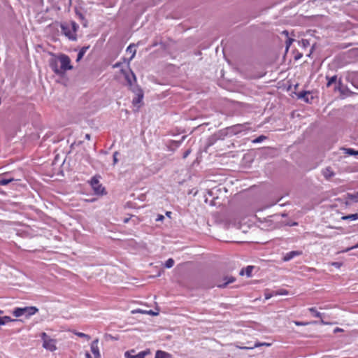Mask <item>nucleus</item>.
<instances>
[{"instance_id":"f257e3e1","label":"nucleus","mask_w":358,"mask_h":358,"mask_svg":"<svg viewBox=\"0 0 358 358\" xmlns=\"http://www.w3.org/2000/svg\"><path fill=\"white\" fill-rule=\"evenodd\" d=\"M38 309L35 306H26L23 308H15L13 314L15 317H18L22 315H25L27 317H29L31 315H34L36 313H38Z\"/></svg>"},{"instance_id":"f03ea898","label":"nucleus","mask_w":358,"mask_h":358,"mask_svg":"<svg viewBox=\"0 0 358 358\" xmlns=\"http://www.w3.org/2000/svg\"><path fill=\"white\" fill-rule=\"evenodd\" d=\"M60 63V69H62V75L67 70H71L73 66L71 65V59L69 56L66 55H60L58 57Z\"/></svg>"},{"instance_id":"7ed1b4c3","label":"nucleus","mask_w":358,"mask_h":358,"mask_svg":"<svg viewBox=\"0 0 358 358\" xmlns=\"http://www.w3.org/2000/svg\"><path fill=\"white\" fill-rule=\"evenodd\" d=\"M91 186L96 194H103L105 189L99 182V179L94 176L92 178L90 182Z\"/></svg>"},{"instance_id":"20e7f679","label":"nucleus","mask_w":358,"mask_h":358,"mask_svg":"<svg viewBox=\"0 0 358 358\" xmlns=\"http://www.w3.org/2000/svg\"><path fill=\"white\" fill-rule=\"evenodd\" d=\"M132 91L136 95V96L135 98H134V99L132 101V103L134 106H137V107L138 108L140 107V106L138 104L142 102L143 99V92L142 89L138 86L134 87L132 89Z\"/></svg>"},{"instance_id":"39448f33","label":"nucleus","mask_w":358,"mask_h":358,"mask_svg":"<svg viewBox=\"0 0 358 358\" xmlns=\"http://www.w3.org/2000/svg\"><path fill=\"white\" fill-rule=\"evenodd\" d=\"M59 59L58 58H52L49 62V65L51 69L58 76L62 75V69L59 67Z\"/></svg>"},{"instance_id":"423d86ee","label":"nucleus","mask_w":358,"mask_h":358,"mask_svg":"<svg viewBox=\"0 0 358 358\" xmlns=\"http://www.w3.org/2000/svg\"><path fill=\"white\" fill-rule=\"evenodd\" d=\"M134 352H135L134 350H131L130 351H127L124 353V357L125 358H145V356L150 353V351L149 350L141 351L136 355H133V353H134Z\"/></svg>"},{"instance_id":"0eeeda50","label":"nucleus","mask_w":358,"mask_h":358,"mask_svg":"<svg viewBox=\"0 0 358 358\" xmlns=\"http://www.w3.org/2000/svg\"><path fill=\"white\" fill-rule=\"evenodd\" d=\"M99 339L94 340L90 345V350L94 358H101V353L98 346Z\"/></svg>"},{"instance_id":"6e6552de","label":"nucleus","mask_w":358,"mask_h":358,"mask_svg":"<svg viewBox=\"0 0 358 358\" xmlns=\"http://www.w3.org/2000/svg\"><path fill=\"white\" fill-rule=\"evenodd\" d=\"M297 97L299 99H303L305 102L311 103L313 96L309 91H302L297 94Z\"/></svg>"},{"instance_id":"1a4fd4ad","label":"nucleus","mask_w":358,"mask_h":358,"mask_svg":"<svg viewBox=\"0 0 358 358\" xmlns=\"http://www.w3.org/2000/svg\"><path fill=\"white\" fill-rule=\"evenodd\" d=\"M321 173L327 180H330L336 175L335 172L331 166L323 168L321 171Z\"/></svg>"},{"instance_id":"9d476101","label":"nucleus","mask_w":358,"mask_h":358,"mask_svg":"<svg viewBox=\"0 0 358 358\" xmlns=\"http://www.w3.org/2000/svg\"><path fill=\"white\" fill-rule=\"evenodd\" d=\"M55 344L56 341L55 339L50 338L49 340L44 341L43 343V347L49 351L53 352L57 349Z\"/></svg>"},{"instance_id":"9b49d317","label":"nucleus","mask_w":358,"mask_h":358,"mask_svg":"<svg viewBox=\"0 0 358 358\" xmlns=\"http://www.w3.org/2000/svg\"><path fill=\"white\" fill-rule=\"evenodd\" d=\"M301 254V252H299V251H291L289 252L286 253L284 255L282 260L284 262H288V261L291 260L292 259H293L294 257L299 256Z\"/></svg>"},{"instance_id":"f8f14e48","label":"nucleus","mask_w":358,"mask_h":358,"mask_svg":"<svg viewBox=\"0 0 358 358\" xmlns=\"http://www.w3.org/2000/svg\"><path fill=\"white\" fill-rule=\"evenodd\" d=\"M270 345H271V343H268L257 342L253 345H251V346H244V347L236 346V347L240 349H243V350H252V349H254L255 348H258L260 346H270Z\"/></svg>"},{"instance_id":"ddd939ff","label":"nucleus","mask_w":358,"mask_h":358,"mask_svg":"<svg viewBox=\"0 0 358 358\" xmlns=\"http://www.w3.org/2000/svg\"><path fill=\"white\" fill-rule=\"evenodd\" d=\"M254 268L253 266H248L245 268H242L240 271V275H246L248 277L251 276L252 271Z\"/></svg>"},{"instance_id":"4468645a","label":"nucleus","mask_w":358,"mask_h":358,"mask_svg":"<svg viewBox=\"0 0 358 358\" xmlns=\"http://www.w3.org/2000/svg\"><path fill=\"white\" fill-rule=\"evenodd\" d=\"M155 358H171V355L162 350H157L155 354Z\"/></svg>"},{"instance_id":"2eb2a0df","label":"nucleus","mask_w":358,"mask_h":358,"mask_svg":"<svg viewBox=\"0 0 358 358\" xmlns=\"http://www.w3.org/2000/svg\"><path fill=\"white\" fill-rule=\"evenodd\" d=\"M245 126L244 124H236L230 128L231 132L238 134L241 132Z\"/></svg>"},{"instance_id":"dca6fc26","label":"nucleus","mask_w":358,"mask_h":358,"mask_svg":"<svg viewBox=\"0 0 358 358\" xmlns=\"http://www.w3.org/2000/svg\"><path fill=\"white\" fill-rule=\"evenodd\" d=\"M224 280H225V282H224L222 284L217 285V287L224 288V287H227V285L228 284L234 282L235 281V278L234 277H226L224 278Z\"/></svg>"},{"instance_id":"f3484780","label":"nucleus","mask_w":358,"mask_h":358,"mask_svg":"<svg viewBox=\"0 0 358 358\" xmlns=\"http://www.w3.org/2000/svg\"><path fill=\"white\" fill-rule=\"evenodd\" d=\"M136 313L148 314V315H158V313L154 312L152 310H143L141 309H137V310H132V313Z\"/></svg>"},{"instance_id":"a211bd4d","label":"nucleus","mask_w":358,"mask_h":358,"mask_svg":"<svg viewBox=\"0 0 358 358\" xmlns=\"http://www.w3.org/2000/svg\"><path fill=\"white\" fill-rule=\"evenodd\" d=\"M88 48V46H84L80 50L76 58L77 62H79L83 57L84 55L86 53Z\"/></svg>"},{"instance_id":"6ab92c4d","label":"nucleus","mask_w":358,"mask_h":358,"mask_svg":"<svg viewBox=\"0 0 358 358\" xmlns=\"http://www.w3.org/2000/svg\"><path fill=\"white\" fill-rule=\"evenodd\" d=\"M346 196L351 201L358 202V191L355 194L348 193Z\"/></svg>"},{"instance_id":"aec40b11","label":"nucleus","mask_w":358,"mask_h":358,"mask_svg":"<svg viewBox=\"0 0 358 358\" xmlns=\"http://www.w3.org/2000/svg\"><path fill=\"white\" fill-rule=\"evenodd\" d=\"M15 320L11 319L9 316L0 317V326L4 325L9 322H14Z\"/></svg>"},{"instance_id":"412c9836","label":"nucleus","mask_w":358,"mask_h":358,"mask_svg":"<svg viewBox=\"0 0 358 358\" xmlns=\"http://www.w3.org/2000/svg\"><path fill=\"white\" fill-rule=\"evenodd\" d=\"M61 29H62V33L64 34H65V36H66L69 38H72V37L71 36V31L69 30V28L67 26H66L64 24H62Z\"/></svg>"},{"instance_id":"4be33fe9","label":"nucleus","mask_w":358,"mask_h":358,"mask_svg":"<svg viewBox=\"0 0 358 358\" xmlns=\"http://www.w3.org/2000/svg\"><path fill=\"white\" fill-rule=\"evenodd\" d=\"M343 220H349L351 221L357 220H358V213H354V214H350L345 216L342 217Z\"/></svg>"},{"instance_id":"5701e85b","label":"nucleus","mask_w":358,"mask_h":358,"mask_svg":"<svg viewBox=\"0 0 358 358\" xmlns=\"http://www.w3.org/2000/svg\"><path fill=\"white\" fill-rule=\"evenodd\" d=\"M308 310L313 313H314V316L318 318H322V314L315 309V308L312 307L308 309Z\"/></svg>"},{"instance_id":"b1692460","label":"nucleus","mask_w":358,"mask_h":358,"mask_svg":"<svg viewBox=\"0 0 358 358\" xmlns=\"http://www.w3.org/2000/svg\"><path fill=\"white\" fill-rule=\"evenodd\" d=\"M327 79H328V83L327 84V87H330L331 85V84H333V83L336 82L337 77H336V76H332L331 78L327 77Z\"/></svg>"},{"instance_id":"393cba45","label":"nucleus","mask_w":358,"mask_h":358,"mask_svg":"<svg viewBox=\"0 0 358 358\" xmlns=\"http://www.w3.org/2000/svg\"><path fill=\"white\" fill-rule=\"evenodd\" d=\"M345 153L350 155H358V151L355 150L352 148H345Z\"/></svg>"},{"instance_id":"a878e982","label":"nucleus","mask_w":358,"mask_h":358,"mask_svg":"<svg viewBox=\"0 0 358 358\" xmlns=\"http://www.w3.org/2000/svg\"><path fill=\"white\" fill-rule=\"evenodd\" d=\"M173 265H174V260L172 258H169V259H167L164 264L165 267L167 268H170L173 267Z\"/></svg>"},{"instance_id":"bb28decb","label":"nucleus","mask_w":358,"mask_h":358,"mask_svg":"<svg viewBox=\"0 0 358 358\" xmlns=\"http://www.w3.org/2000/svg\"><path fill=\"white\" fill-rule=\"evenodd\" d=\"M134 47H135L134 45H129L127 48V52H132V56L131 57V59H133V57H134V55L136 54V50L134 49Z\"/></svg>"},{"instance_id":"cd10ccee","label":"nucleus","mask_w":358,"mask_h":358,"mask_svg":"<svg viewBox=\"0 0 358 358\" xmlns=\"http://www.w3.org/2000/svg\"><path fill=\"white\" fill-rule=\"evenodd\" d=\"M294 324L296 326H306V325L310 324H317V322L313 321V322H303L294 321Z\"/></svg>"},{"instance_id":"c85d7f7f","label":"nucleus","mask_w":358,"mask_h":358,"mask_svg":"<svg viewBox=\"0 0 358 358\" xmlns=\"http://www.w3.org/2000/svg\"><path fill=\"white\" fill-rule=\"evenodd\" d=\"M266 138V137L264 135H261L259 136V137L255 138L254 140H252V143H261L264 140H265Z\"/></svg>"},{"instance_id":"c756f323","label":"nucleus","mask_w":358,"mask_h":358,"mask_svg":"<svg viewBox=\"0 0 358 358\" xmlns=\"http://www.w3.org/2000/svg\"><path fill=\"white\" fill-rule=\"evenodd\" d=\"M287 294H288V291H287L286 289H280V291H274L273 292V295H275V296L287 295Z\"/></svg>"},{"instance_id":"7c9ffc66","label":"nucleus","mask_w":358,"mask_h":358,"mask_svg":"<svg viewBox=\"0 0 358 358\" xmlns=\"http://www.w3.org/2000/svg\"><path fill=\"white\" fill-rule=\"evenodd\" d=\"M13 180V178L1 179L0 180V185H6Z\"/></svg>"},{"instance_id":"2f4dec72","label":"nucleus","mask_w":358,"mask_h":358,"mask_svg":"<svg viewBox=\"0 0 358 358\" xmlns=\"http://www.w3.org/2000/svg\"><path fill=\"white\" fill-rule=\"evenodd\" d=\"M75 334L80 338H86L87 341H89L90 339V336L87 334H85L84 333H82V332H76Z\"/></svg>"},{"instance_id":"473e14b6","label":"nucleus","mask_w":358,"mask_h":358,"mask_svg":"<svg viewBox=\"0 0 358 358\" xmlns=\"http://www.w3.org/2000/svg\"><path fill=\"white\" fill-rule=\"evenodd\" d=\"M41 338L43 340V343L44 342V341H47L50 338V336L45 332L41 333Z\"/></svg>"},{"instance_id":"72a5a7b5","label":"nucleus","mask_w":358,"mask_h":358,"mask_svg":"<svg viewBox=\"0 0 358 358\" xmlns=\"http://www.w3.org/2000/svg\"><path fill=\"white\" fill-rule=\"evenodd\" d=\"M293 41H294L293 39L289 38H287V40L286 41V50L287 51L288 50V49H289V46L292 44Z\"/></svg>"},{"instance_id":"f704fd0d","label":"nucleus","mask_w":358,"mask_h":358,"mask_svg":"<svg viewBox=\"0 0 358 358\" xmlns=\"http://www.w3.org/2000/svg\"><path fill=\"white\" fill-rule=\"evenodd\" d=\"M356 248H358V243H357V244H356V245H354V246H352V247H350V248H346V249L343 250L342 251V252H348V251H350V250H351L356 249Z\"/></svg>"},{"instance_id":"c9c22d12","label":"nucleus","mask_w":358,"mask_h":358,"mask_svg":"<svg viewBox=\"0 0 358 358\" xmlns=\"http://www.w3.org/2000/svg\"><path fill=\"white\" fill-rule=\"evenodd\" d=\"M117 155H118V152H115L114 154H113V164H115L118 159H117Z\"/></svg>"},{"instance_id":"e433bc0d","label":"nucleus","mask_w":358,"mask_h":358,"mask_svg":"<svg viewBox=\"0 0 358 358\" xmlns=\"http://www.w3.org/2000/svg\"><path fill=\"white\" fill-rule=\"evenodd\" d=\"M164 219V215H157V217L156 218V221L157 222H161V221H163V220Z\"/></svg>"},{"instance_id":"4c0bfd02","label":"nucleus","mask_w":358,"mask_h":358,"mask_svg":"<svg viewBox=\"0 0 358 358\" xmlns=\"http://www.w3.org/2000/svg\"><path fill=\"white\" fill-rule=\"evenodd\" d=\"M190 152H191V150L188 149L187 150H186V151L184 152L182 157H183L184 159H185V158H186V157H187V156L190 154Z\"/></svg>"},{"instance_id":"58836bf2","label":"nucleus","mask_w":358,"mask_h":358,"mask_svg":"<svg viewBox=\"0 0 358 358\" xmlns=\"http://www.w3.org/2000/svg\"><path fill=\"white\" fill-rule=\"evenodd\" d=\"M332 265L336 268H340L342 264L340 262H333Z\"/></svg>"},{"instance_id":"ea45409f","label":"nucleus","mask_w":358,"mask_h":358,"mask_svg":"<svg viewBox=\"0 0 358 358\" xmlns=\"http://www.w3.org/2000/svg\"><path fill=\"white\" fill-rule=\"evenodd\" d=\"M343 331V329H341V328H338V327H336L334 330V333H337V332H342Z\"/></svg>"},{"instance_id":"a19ab883","label":"nucleus","mask_w":358,"mask_h":358,"mask_svg":"<svg viewBox=\"0 0 358 358\" xmlns=\"http://www.w3.org/2000/svg\"><path fill=\"white\" fill-rule=\"evenodd\" d=\"M85 357L86 358H94L93 356H92L88 352L85 353Z\"/></svg>"},{"instance_id":"79ce46f5","label":"nucleus","mask_w":358,"mask_h":358,"mask_svg":"<svg viewBox=\"0 0 358 358\" xmlns=\"http://www.w3.org/2000/svg\"><path fill=\"white\" fill-rule=\"evenodd\" d=\"M126 79H127V80L128 83H129L130 85H131V78H130L128 76H126Z\"/></svg>"},{"instance_id":"37998d69","label":"nucleus","mask_w":358,"mask_h":358,"mask_svg":"<svg viewBox=\"0 0 358 358\" xmlns=\"http://www.w3.org/2000/svg\"><path fill=\"white\" fill-rule=\"evenodd\" d=\"M320 323L322 324H330L329 322H327L324 321L322 319L321 320Z\"/></svg>"},{"instance_id":"c03bdc74","label":"nucleus","mask_w":358,"mask_h":358,"mask_svg":"<svg viewBox=\"0 0 358 358\" xmlns=\"http://www.w3.org/2000/svg\"><path fill=\"white\" fill-rule=\"evenodd\" d=\"M272 296H274V295H273V293L272 294H266V299H270Z\"/></svg>"},{"instance_id":"a18cd8bd","label":"nucleus","mask_w":358,"mask_h":358,"mask_svg":"<svg viewBox=\"0 0 358 358\" xmlns=\"http://www.w3.org/2000/svg\"><path fill=\"white\" fill-rule=\"evenodd\" d=\"M302 43L304 45H306V43H308V41L307 40H303L302 41Z\"/></svg>"},{"instance_id":"49530a36","label":"nucleus","mask_w":358,"mask_h":358,"mask_svg":"<svg viewBox=\"0 0 358 358\" xmlns=\"http://www.w3.org/2000/svg\"><path fill=\"white\" fill-rule=\"evenodd\" d=\"M85 138H86V139H87V140H90V134H87L85 135Z\"/></svg>"},{"instance_id":"de8ad7c7","label":"nucleus","mask_w":358,"mask_h":358,"mask_svg":"<svg viewBox=\"0 0 358 358\" xmlns=\"http://www.w3.org/2000/svg\"><path fill=\"white\" fill-rule=\"evenodd\" d=\"M77 14L79 15V17H80V18H82V19H83V18H84V17H83V14H81V13H77Z\"/></svg>"},{"instance_id":"09e8293b","label":"nucleus","mask_w":358,"mask_h":358,"mask_svg":"<svg viewBox=\"0 0 358 358\" xmlns=\"http://www.w3.org/2000/svg\"><path fill=\"white\" fill-rule=\"evenodd\" d=\"M282 34H285L286 36H288V31H283Z\"/></svg>"},{"instance_id":"8fccbe9b","label":"nucleus","mask_w":358,"mask_h":358,"mask_svg":"<svg viewBox=\"0 0 358 358\" xmlns=\"http://www.w3.org/2000/svg\"><path fill=\"white\" fill-rule=\"evenodd\" d=\"M131 76H132V78H134V80H136V76H135L134 73L132 72H131Z\"/></svg>"},{"instance_id":"3c124183","label":"nucleus","mask_w":358,"mask_h":358,"mask_svg":"<svg viewBox=\"0 0 358 358\" xmlns=\"http://www.w3.org/2000/svg\"><path fill=\"white\" fill-rule=\"evenodd\" d=\"M119 66H120V64H119L118 63H117V64H115L113 66V67H114V68H117V67H118Z\"/></svg>"},{"instance_id":"603ef678","label":"nucleus","mask_w":358,"mask_h":358,"mask_svg":"<svg viewBox=\"0 0 358 358\" xmlns=\"http://www.w3.org/2000/svg\"><path fill=\"white\" fill-rule=\"evenodd\" d=\"M166 214L167 216L170 217L171 213V212H166Z\"/></svg>"},{"instance_id":"864d4df0","label":"nucleus","mask_w":358,"mask_h":358,"mask_svg":"<svg viewBox=\"0 0 358 358\" xmlns=\"http://www.w3.org/2000/svg\"><path fill=\"white\" fill-rule=\"evenodd\" d=\"M71 5V0H69V7H70Z\"/></svg>"},{"instance_id":"5fc2aeb1","label":"nucleus","mask_w":358,"mask_h":358,"mask_svg":"<svg viewBox=\"0 0 358 358\" xmlns=\"http://www.w3.org/2000/svg\"><path fill=\"white\" fill-rule=\"evenodd\" d=\"M129 221V219H125L124 222H127Z\"/></svg>"},{"instance_id":"6e6d98bb","label":"nucleus","mask_w":358,"mask_h":358,"mask_svg":"<svg viewBox=\"0 0 358 358\" xmlns=\"http://www.w3.org/2000/svg\"><path fill=\"white\" fill-rule=\"evenodd\" d=\"M3 310H0V315L3 314Z\"/></svg>"}]
</instances>
